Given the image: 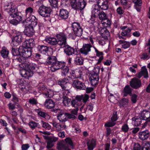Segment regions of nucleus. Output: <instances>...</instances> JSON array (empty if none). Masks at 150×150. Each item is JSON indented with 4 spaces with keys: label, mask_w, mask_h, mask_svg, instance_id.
Masks as SVG:
<instances>
[{
    "label": "nucleus",
    "mask_w": 150,
    "mask_h": 150,
    "mask_svg": "<svg viewBox=\"0 0 150 150\" xmlns=\"http://www.w3.org/2000/svg\"><path fill=\"white\" fill-rule=\"evenodd\" d=\"M23 69L21 71L22 76L25 78H29L33 76L34 72H35L36 65L33 63H28L21 64Z\"/></svg>",
    "instance_id": "1"
},
{
    "label": "nucleus",
    "mask_w": 150,
    "mask_h": 150,
    "mask_svg": "<svg viewBox=\"0 0 150 150\" xmlns=\"http://www.w3.org/2000/svg\"><path fill=\"white\" fill-rule=\"evenodd\" d=\"M46 62L48 65L51 66L50 70L52 72L59 69L64 66L62 62L57 61V58L53 56L48 57L46 59Z\"/></svg>",
    "instance_id": "2"
},
{
    "label": "nucleus",
    "mask_w": 150,
    "mask_h": 150,
    "mask_svg": "<svg viewBox=\"0 0 150 150\" xmlns=\"http://www.w3.org/2000/svg\"><path fill=\"white\" fill-rule=\"evenodd\" d=\"M19 52L20 54L22 55V57L19 58L18 61L21 62V64L30 63V59L28 58L31 55V49L22 47L19 49Z\"/></svg>",
    "instance_id": "3"
},
{
    "label": "nucleus",
    "mask_w": 150,
    "mask_h": 150,
    "mask_svg": "<svg viewBox=\"0 0 150 150\" xmlns=\"http://www.w3.org/2000/svg\"><path fill=\"white\" fill-rule=\"evenodd\" d=\"M71 148H73L74 145L71 139L67 138L65 139V142L62 144L58 146V150H71L69 148V146Z\"/></svg>",
    "instance_id": "4"
},
{
    "label": "nucleus",
    "mask_w": 150,
    "mask_h": 150,
    "mask_svg": "<svg viewBox=\"0 0 150 150\" xmlns=\"http://www.w3.org/2000/svg\"><path fill=\"white\" fill-rule=\"evenodd\" d=\"M57 42L62 48H64L67 45V36L63 33H60L57 35Z\"/></svg>",
    "instance_id": "5"
},
{
    "label": "nucleus",
    "mask_w": 150,
    "mask_h": 150,
    "mask_svg": "<svg viewBox=\"0 0 150 150\" xmlns=\"http://www.w3.org/2000/svg\"><path fill=\"white\" fill-rule=\"evenodd\" d=\"M38 11L40 15L42 16L47 17L50 16L51 9L49 7L42 5L40 7Z\"/></svg>",
    "instance_id": "6"
},
{
    "label": "nucleus",
    "mask_w": 150,
    "mask_h": 150,
    "mask_svg": "<svg viewBox=\"0 0 150 150\" xmlns=\"http://www.w3.org/2000/svg\"><path fill=\"white\" fill-rule=\"evenodd\" d=\"M70 79L69 77L65 78L61 80L58 81V84L60 85L62 88L65 90L63 92L67 93H68L69 91L67 89L68 87V83L69 82V79Z\"/></svg>",
    "instance_id": "7"
},
{
    "label": "nucleus",
    "mask_w": 150,
    "mask_h": 150,
    "mask_svg": "<svg viewBox=\"0 0 150 150\" xmlns=\"http://www.w3.org/2000/svg\"><path fill=\"white\" fill-rule=\"evenodd\" d=\"M24 35L20 32H18L16 34V35L14 36L12 40V43L15 46H17L18 45L22 42L23 39V36Z\"/></svg>",
    "instance_id": "8"
},
{
    "label": "nucleus",
    "mask_w": 150,
    "mask_h": 150,
    "mask_svg": "<svg viewBox=\"0 0 150 150\" xmlns=\"http://www.w3.org/2000/svg\"><path fill=\"white\" fill-rule=\"evenodd\" d=\"M72 26L74 33L76 35L81 36L82 34L83 30L80 24L78 23L74 22L72 23Z\"/></svg>",
    "instance_id": "9"
},
{
    "label": "nucleus",
    "mask_w": 150,
    "mask_h": 150,
    "mask_svg": "<svg viewBox=\"0 0 150 150\" xmlns=\"http://www.w3.org/2000/svg\"><path fill=\"white\" fill-rule=\"evenodd\" d=\"M4 10L8 13L9 15L17 11L14 7V4L12 2H6L4 4Z\"/></svg>",
    "instance_id": "10"
},
{
    "label": "nucleus",
    "mask_w": 150,
    "mask_h": 150,
    "mask_svg": "<svg viewBox=\"0 0 150 150\" xmlns=\"http://www.w3.org/2000/svg\"><path fill=\"white\" fill-rule=\"evenodd\" d=\"M130 85L132 88L137 89L142 86L141 81L138 79L133 78L130 81Z\"/></svg>",
    "instance_id": "11"
},
{
    "label": "nucleus",
    "mask_w": 150,
    "mask_h": 150,
    "mask_svg": "<svg viewBox=\"0 0 150 150\" xmlns=\"http://www.w3.org/2000/svg\"><path fill=\"white\" fill-rule=\"evenodd\" d=\"M99 78L98 73H93L89 78L91 83L92 86H95L97 85L98 82Z\"/></svg>",
    "instance_id": "12"
},
{
    "label": "nucleus",
    "mask_w": 150,
    "mask_h": 150,
    "mask_svg": "<svg viewBox=\"0 0 150 150\" xmlns=\"http://www.w3.org/2000/svg\"><path fill=\"white\" fill-rule=\"evenodd\" d=\"M25 21L28 23V25L35 26L37 24V19L34 16L30 15L26 17Z\"/></svg>",
    "instance_id": "13"
},
{
    "label": "nucleus",
    "mask_w": 150,
    "mask_h": 150,
    "mask_svg": "<svg viewBox=\"0 0 150 150\" xmlns=\"http://www.w3.org/2000/svg\"><path fill=\"white\" fill-rule=\"evenodd\" d=\"M150 135L149 132L147 130L139 132L138 137L139 139L142 141L147 140Z\"/></svg>",
    "instance_id": "14"
},
{
    "label": "nucleus",
    "mask_w": 150,
    "mask_h": 150,
    "mask_svg": "<svg viewBox=\"0 0 150 150\" xmlns=\"http://www.w3.org/2000/svg\"><path fill=\"white\" fill-rule=\"evenodd\" d=\"M92 46L89 44H83L82 47L80 49V52L82 54L87 55L91 51V48Z\"/></svg>",
    "instance_id": "15"
},
{
    "label": "nucleus",
    "mask_w": 150,
    "mask_h": 150,
    "mask_svg": "<svg viewBox=\"0 0 150 150\" xmlns=\"http://www.w3.org/2000/svg\"><path fill=\"white\" fill-rule=\"evenodd\" d=\"M72 86L74 88L80 89L83 90L85 87V85L82 82L78 80L73 81Z\"/></svg>",
    "instance_id": "16"
},
{
    "label": "nucleus",
    "mask_w": 150,
    "mask_h": 150,
    "mask_svg": "<svg viewBox=\"0 0 150 150\" xmlns=\"http://www.w3.org/2000/svg\"><path fill=\"white\" fill-rule=\"evenodd\" d=\"M100 8L99 6L97 5H94L93 6L91 11L92 16L96 18L98 16L100 13Z\"/></svg>",
    "instance_id": "17"
},
{
    "label": "nucleus",
    "mask_w": 150,
    "mask_h": 150,
    "mask_svg": "<svg viewBox=\"0 0 150 150\" xmlns=\"http://www.w3.org/2000/svg\"><path fill=\"white\" fill-rule=\"evenodd\" d=\"M143 76L145 78L149 77L148 71L145 67H142L141 71L138 74L137 77L140 78Z\"/></svg>",
    "instance_id": "18"
},
{
    "label": "nucleus",
    "mask_w": 150,
    "mask_h": 150,
    "mask_svg": "<svg viewBox=\"0 0 150 150\" xmlns=\"http://www.w3.org/2000/svg\"><path fill=\"white\" fill-rule=\"evenodd\" d=\"M28 26L26 27L25 30V35L31 37L33 35L34 31L33 27L35 26H33L32 25H28Z\"/></svg>",
    "instance_id": "19"
},
{
    "label": "nucleus",
    "mask_w": 150,
    "mask_h": 150,
    "mask_svg": "<svg viewBox=\"0 0 150 150\" xmlns=\"http://www.w3.org/2000/svg\"><path fill=\"white\" fill-rule=\"evenodd\" d=\"M108 1L107 0H99L98 2V5L102 9L106 10L108 9Z\"/></svg>",
    "instance_id": "20"
},
{
    "label": "nucleus",
    "mask_w": 150,
    "mask_h": 150,
    "mask_svg": "<svg viewBox=\"0 0 150 150\" xmlns=\"http://www.w3.org/2000/svg\"><path fill=\"white\" fill-rule=\"evenodd\" d=\"M140 117L142 120L148 121L150 117V112L146 110L142 111L139 114Z\"/></svg>",
    "instance_id": "21"
},
{
    "label": "nucleus",
    "mask_w": 150,
    "mask_h": 150,
    "mask_svg": "<svg viewBox=\"0 0 150 150\" xmlns=\"http://www.w3.org/2000/svg\"><path fill=\"white\" fill-rule=\"evenodd\" d=\"M64 52L68 55H72L74 54L75 49L67 45L64 47Z\"/></svg>",
    "instance_id": "22"
},
{
    "label": "nucleus",
    "mask_w": 150,
    "mask_h": 150,
    "mask_svg": "<svg viewBox=\"0 0 150 150\" xmlns=\"http://www.w3.org/2000/svg\"><path fill=\"white\" fill-rule=\"evenodd\" d=\"M35 112L38 115L45 119H48L50 118V116L46 113L40 109H36Z\"/></svg>",
    "instance_id": "23"
},
{
    "label": "nucleus",
    "mask_w": 150,
    "mask_h": 150,
    "mask_svg": "<svg viewBox=\"0 0 150 150\" xmlns=\"http://www.w3.org/2000/svg\"><path fill=\"white\" fill-rule=\"evenodd\" d=\"M45 106L48 109L53 108L55 106L54 103L51 99H47L44 103Z\"/></svg>",
    "instance_id": "24"
},
{
    "label": "nucleus",
    "mask_w": 150,
    "mask_h": 150,
    "mask_svg": "<svg viewBox=\"0 0 150 150\" xmlns=\"http://www.w3.org/2000/svg\"><path fill=\"white\" fill-rule=\"evenodd\" d=\"M96 140L92 139L89 140L87 143L88 149V150H93L96 145Z\"/></svg>",
    "instance_id": "25"
},
{
    "label": "nucleus",
    "mask_w": 150,
    "mask_h": 150,
    "mask_svg": "<svg viewBox=\"0 0 150 150\" xmlns=\"http://www.w3.org/2000/svg\"><path fill=\"white\" fill-rule=\"evenodd\" d=\"M59 15L62 19H66L69 16V12L67 10L62 9L59 11Z\"/></svg>",
    "instance_id": "26"
},
{
    "label": "nucleus",
    "mask_w": 150,
    "mask_h": 150,
    "mask_svg": "<svg viewBox=\"0 0 150 150\" xmlns=\"http://www.w3.org/2000/svg\"><path fill=\"white\" fill-rule=\"evenodd\" d=\"M52 124L53 126L55 128L56 130L57 131L63 130L66 127L65 125H62L55 122H53Z\"/></svg>",
    "instance_id": "27"
},
{
    "label": "nucleus",
    "mask_w": 150,
    "mask_h": 150,
    "mask_svg": "<svg viewBox=\"0 0 150 150\" xmlns=\"http://www.w3.org/2000/svg\"><path fill=\"white\" fill-rule=\"evenodd\" d=\"M33 40L32 39H30L25 41L23 43V47L31 49L34 46V44L33 43Z\"/></svg>",
    "instance_id": "28"
},
{
    "label": "nucleus",
    "mask_w": 150,
    "mask_h": 150,
    "mask_svg": "<svg viewBox=\"0 0 150 150\" xmlns=\"http://www.w3.org/2000/svg\"><path fill=\"white\" fill-rule=\"evenodd\" d=\"M67 93L63 92V103L65 106H69L70 104L71 99L67 97L66 96L68 94Z\"/></svg>",
    "instance_id": "29"
},
{
    "label": "nucleus",
    "mask_w": 150,
    "mask_h": 150,
    "mask_svg": "<svg viewBox=\"0 0 150 150\" xmlns=\"http://www.w3.org/2000/svg\"><path fill=\"white\" fill-rule=\"evenodd\" d=\"M57 117L58 120L62 122H65L67 120L66 113H64L63 112H59Z\"/></svg>",
    "instance_id": "30"
},
{
    "label": "nucleus",
    "mask_w": 150,
    "mask_h": 150,
    "mask_svg": "<svg viewBox=\"0 0 150 150\" xmlns=\"http://www.w3.org/2000/svg\"><path fill=\"white\" fill-rule=\"evenodd\" d=\"M45 40L51 45H55L57 44V40L54 38L47 37L45 38Z\"/></svg>",
    "instance_id": "31"
},
{
    "label": "nucleus",
    "mask_w": 150,
    "mask_h": 150,
    "mask_svg": "<svg viewBox=\"0 0 150 150\" xmlns=\"http://www.w3.org/2000/svg\"><path fill=\"white\" fill-rule=\"evenodd\" d=\"M9 53V51L6 48L4 47H2L0 52V54L1 56L4 58H7L8 57Z\"/></svg>",
    "instance_id": "32"
},
{
    "label": "nucleus",
    "mask_w": 150,
    "mask_h": 150,
    "mask_svg": "<svg viewBox=\"0 0 150 150\" xmlns=\"http://www.w3.org/2000/svg\"><path fill=\"white\" fill-rule=\"evenodd\" d=\"M133 89L131 88L129 86L127 85L124 88L123 92L124 93V96H127L128 94L130 96L132 95V91Z\"/></svg>",
    "instance_id": "33"
},
{
    "label": "nucleus",
    "mask_w": 150,
    "mask_h": 150,
    "mask_svg": "<svg viewBox=\"0 0 150 150\" xmlns=\"http://www.w3.org/2000/svg\"><path fill=\"white\" fill-rule=\"evenodd\" d=\"M38 49L39 51L43 54L47 53L49 49H51L49 47L42 45H39L38 46Z\"/></svg>",
    "instance_id": "34"
},
{
    "label": "nucleus",
    "mask_w": 150,
    "mask_h": 150,
    "mask_svg": "<svg viewBox=\"0 0 150 150\" xmlns=\"http://www.w3.org/2000/svg\"><path fill=\"white\" fill-rule=\"evenodd\" d=\"M77 98L78 99L80 100L81 103V102H83L85 104L89 98L88 95L85 94L81 96H77Z\"/></svg>",
    "instance_id": "35"
},
{
    "label": "nucleus",
    "mask_w": 150,
    "mask_h": 150,
    "mask_svg": "<svg viewBox=\"0 0 150 150\" xmlns=\"http://www.w3.org/2000/svg\"><path fill=\"white\" fill-rule=\"evenodd\" d=\"M43 94L45 96V98H51L54 96V92L52 90L47 89Z\"/></svg>",
    "instance_id": "36"
},
{
    "label": "nucleus",
    "mask_w": 150,
    "mask_h": 150,
    "mask_svg": "<svg viewBox=\"0 0 150 150\" xmlns=\"http://www.w3.org/2000/svg\"><path fill=\"white\" fill-rule=\"evenodd\" d=\"M133 2L135 4V8L138 11H140L141 6L142 3L141 0H132Z\"/></svg>",
    "instance_id": "37"
},
{
    "label": "nucleus",
    "mask_w": 150,
    "mask_h": 150,
    "mask_svg": "<svg viewBox=\"0 0 150 150\" xmlns=\"http://www.w3.org/2000/svg\"><path fill=\"white\" fill-rule=\"evenodd\" d=\"M132 123L134 126H138L142 122L141 119L138 117H135L132 119Z\"/></svg>",
    "instance_id": "38"
},
{
    "label": "nucleus",
    "mask_w": 150,
    "mask_h": 150,
    "mask_svg": "<svg viewBox=\"0 0 150 150\" xmlns=\"http://www.w3.org/2000/svg\"><path fill=\"white\" fill-rule=\"evenodd\" d=\"M77 96H76L75 99L72 100L71 102V105L72 107L76 108L78 106H79L81 104L80 100L78 99Z\"/></svg>",
    "instance_id": "39"
},
{
    "label": "nucleus",
    "mask_w": 150,
    "mask_h": 150,
    "mask_svg": "<svg viewBox=\"0 0 150 150\" xmlns=\"http://www.w3.org/2000/svg\"><path fill=\"white\" fill-rule=\"evenodd\" d=\"M101 34L104 39H107L110 35L109 31L106 28H102L101 30Z\"/></svg>",
    "instance_id": "40"
},
{
    "label": "nucleus",
    "mask_w": 150,
    "mask_h": 150,
    "mask_svg": "<svg viewBox=\"0 0 150 150\" xmlns=\"http://www.w3.org/2000/svg\"><path fill=\"white\" fill-rule=\"evenodd\" d=\"M93 47L95 50L97 56L99 57V58L98 60L97 64H99L103 59V53L102 52H99L95 47Z\"/></svg>",
    "instance_id": "41"
},
{
    "label": "nucleus",
    "mask_w": 150,
    "mask_h": 150,
    "mask_svg": "<svg viewBox=\"0 0 150 150\" xmlns=\"http://www.w3.org/2000/svg\"><path fill=\"white\" fill-rule=\"evenodd\" d=\"M119 42L120 44H121L122 47L124 49L129 48L130 45V43L129 42L120 40Z\"/></svg>",
    "instance_id": "42"
},
{
    "label": "nucleus",
    "mask_w": 150,
    "mask_h": 150,
    "mask_svg": "<svg viewBox=\"0 0 150 150\" xmlns=\"http://www.w3.org/2000/svg\"><path fill=\"white\" fill-rule=\"evenodd\" d=\"M86 5V3L84 0H79L78 3V10H83Z\"/></svg>",
    "instance_id": "43"
},
{
    "label": "nucleus",
    "mask_w": 150,
    "mask_h": 150,
    "mask_svg": "<svg viewBox=\"0 0 150 150\" xmlns=\"http://www.w3.org/2000/svg\"><path fill=\"white\" fill-rule=\"evenodd\" d=\"M16 12L17 11H16L14 13L11 14L10 16L11 18H15L16 20L19 22L22 20V17L19 13H17Z\"/></svg>",
    "instance_id": "44"
},
{
    "label": "nucleus",
    "mask_w": 150,
    "mask_h": 150,
    "mask_svg": "<svg viewBox=\"0 0 150 150\" xmlns=\"http://www.w3.org/2000/svg\"><path fill=\"white\" fill-rule=\"evenodd\" d=\"M62 63L64 64V66L60 68L59 69H62V75H64L65 76L67 75L68 73L69 70V68L67 66H65V63L64 62H62Z\"/></svg>",
    "instance_id": "45"
},
{
    "label": "nucleus",
    "mask_w": 150,
    "mask_h": 150,
    "mask_svg": "<svg viewBox=\"0 0 150 150\" xmlns=\"http://www.w3.org/2000/svg\"><path fill=\"white\" fill-rule=\"evenodd\" d=\"M141 150H150V141L144 142L142 144Z\"/></svg>",
    "instance_id": "46"
},
{
    "label": "nucleus",
    "mask_w": 150,
    "mask_h": 150,
    "mask_svg": "<svg viewBox=\"0 0 150 150\" xmlns=\"http://www.w3.org/2000/svg\"><path fill=\"white\" fill-rule=\"evenodd\" d=\"M70 3L72 8L74 10H78V4L76 0H70Z\"/></svg>",
    "instance_id": "47"
},
{
    "label": "nucleus",
    "mask_w": 150,
    "mask_h": 150,
    "mask_svg": "<svg viewBox=\"0 0 150 150\" xmlns=\"http://www.w3.org/2000/svg\"><path fill=\"white\" fill-rule=\"evenodd\" d=\"M101 23L105 27L110 26L111 24L110 21L107 18V17L101 20Z\"/></svg>",
    "instance_id": "48"
},
{
    "label": "nucleus",
    "mask_w": 150,
    "mask_h": 150,
    "mask_svg": "<svg viewBox=\"0 0 150 150\" xmlns=\"http://www.w3.org/2000/svg\"><path fill=\"white\" fill-rule=\"evenodd\" d=\"M28 125L32 129H35L37 127H39V125L38 123L33 121H31L28 123Z\"/></svg>",
    "instance_id": "49"
},
{
    "label": "nucleus",
    "mask_w": 150,
    "mask_h": 150,
    "mask_svg": "<svg viewBox=\"0 0 150 150\" xmlns=\"http://www.w3.org/2000/svg\"><path fill=\"white\" fill-rule=\"evenodd\" d=\"M75 62L77 65H82L83 63V59L81 57H76L75 58Z\"/></svg>",
    "instance_id": "50"
},
{
    "label": "nucleus",
    "mask_w": 150,
    "mask_h": 150,
    "mask_svg": "<svg viewBox=\"0 0 150 150\" xmlns=\"http://www.w3.org/2000/svg\"><path fill=\"white\" fill-rule=\"evenodd\" d=\"M33 12V9L31 7H29L27 8L25 10L26 17L30 16Z\"/></svg>",
    "instance_id": "51"
},
{
    "label": "nucleus",
    "mask_w": 150,
    "mask_h": 150,
    "mask_svg": "<svg viewBox=\"0 0 150 150\" xmlns=\"http://www.w3.org/2000/svg\"><path fill=\"white\" fill-rule=\"evenodd\" d=\"M72 126L74 129L75 130L76 133H78L81 132V129L78 127V124L76 122H75L73 123Z\"/></svg>",
    "instance_id": "52"
},
{
    "label": "nucleus",
    "mask_w": 150,
    "mask_h": 150,
    "mask_svg": "<svg viewBox=\"0 0 150 150\" xmlns=\"http://www.w3.org/2000/svg\"><path fill=\"white\" fill-rule=\"evenodd\" d=\"M75 76H74L76 78H79L80 79L83 80L82 78V73L81 70L76 71Z\"/></svg>",
    "instance_id": "53"
},
{
    "label": "nucleus",
    "mask_w": 150,
    "mask_h": 150,
    "mask_svg": "<svg viewBox=\"0 0 150 150\" xmlns=\"http://www.w3.org/2000/svg\"><path fill=\"white\" fill-rule=\"evenodd\" d=\"M41 124L42 127L47 130H49L51 129V126L48 123L41 121Z\"/></svg>",
    "instance_id": "54"
},
{
    "label": "nucleus",
    "mask_w": 150,
    "mask_h": 150,
    "mask_svg": "<svg viewBox=\"0 0 150 150\" xmlns=\"http://www.w3.org/2000/svg\"><path fill=\"white\" fill-rule=\"evenodd\" d=\"M38 89L40 93H41L42 91H44L45 92V91L47 90L45 85L43 83H40Z\"/></svg>",
    "instance_id": "55"
},
{
    "label": "nucleus",
    "mask_w": 150,
    "mask_h": 150,
    "mask_svg": "<svg viewBox=\"0 0 150 150\" xmlns=\"http://www.w3.org/2000/svg\"><path fill=\"white\" fill-rule=\"evenodd\" d=\"M49 1L52 6L54 8L57 7L58 0H49Z\"/></svg>",
    "instance_id": "56"
},
{
    "label": "nucleus",
    "mask_w": 150,
    "mask_h": 150,
    "mask_svg": "<svg viewBox=\"0 0 150 150\" xmlns=\"http://www.w3.org/2000/svg\"><path fill=\"white\" fill-rule=\"evenodd\" d=\"M131 30V29L129 28L126 30H123L121 33V35L122 36H126L130 32Z\"/></svg>",
    "instance_id": "57"
},
{
    "label": "nucleus",
    "mask_w": 150,
    "mask_h": 150,
    "mask_svg": "<svg viewBox=\"0 0 150 150\" xmlns=\"http://www.w3.org/2000/svg\"><path fill=\"white\" fill-rule=\"evenodd\" d=\"M35 57L37 58L38 61L42 63H43L45 61L44 59L41 56V55L38 54L36 53L35 54Z\"/></svg>",
    "instance_id": "58"
},
{
    "label": "nucleus",
    "mask_w": 150,
    "mask_h": 150,
    "mask_svg": "<svg viewBox=\"0 0 150 150\" xmlns=\"http://www.w3.org/2000/svg\"><path fill=\"white\" fill-rule=\"evenodd\" d=\"M11 16L9 15V16L8 17V20L11 24L14 25H16L19 23L18 21H17L16 19L13 18L12 20H11Z\"/></svg>",
    "instance_id": "59"
},
{
    "label": "nucleus",
    "mask_w": 150,
    "mask_h": 150,
    "mask_svg": "<svg viewBox=\"0 0 150 150\" xmlns=\"http://www.w3.org/2000/svg\"><path fill=\"white\" fill-rule=\"evenodd\" d=\"M129 129L128 125L126 124H124L121 127L122 131L125 133L127 132Z\"/></svg>",
    "instance_id": "60"
},
{
    "label": "nucleus",
    "mask_w": 150,
    "mask_h": 150,
    "mask_svg": "<svg viewBox=\"0 0 150 150\" xmlns=\"http://www.w3.org/2000/svg\"><path fill=\"white\" fill-rule=\"evenodd\" d=\"M98 16H99V19L101 21L104 18H105L107 17L106 13L102 11L100 12Z\"/></svg>",
    "instance_id": "61"
},
{
    "label": "nucleus",
    "mask_w": 150,
    "mask_h": 150,
    "mask_svg": "<svg viewBox=\"0 0 150 150\" xmlns=\"http://www.w3.org/2000/svg\"><path fill=\"white\" fill-rule=\"evenodd\" d=\"M115 123L113 121L111 120L108 122H106L105 124V126L106 127H111L115 125Z\"/></svg>",
    "instance_id": "62"
},
{
    "label": "nucleus",
    "mask_w": 150,
    "mask_h": 150,
    "mask_svg": "<svg viewBox=\"0 0 150 150\" xmlns=\"http://www.w3.org/2000/svg\"><path fill=\"white\" fill-rule=\"evenodd\" d=\"M128 100L127 98L123 99L120 102L121 106H123L128 104Z\"/></svg>",
    "instance_id": "63"
},
{
    "label": "nucleus",
    "mask_w": 150,
    "mask_h": 150,
    "mask_svg": "<svg viewBox=\"0 0 150 150\" xmlns=\"http://www.w3.org/2000/svg\"><path fill=\"white\" fill-rule=\"evenodd\" d=\"M150 58V53H143L142 56V58L144 59H148Z\"/></svg>",
    "instance_id": "64"
}]
</instances>
